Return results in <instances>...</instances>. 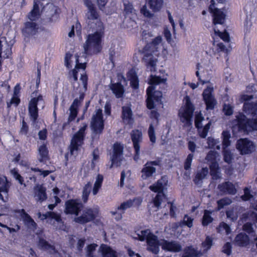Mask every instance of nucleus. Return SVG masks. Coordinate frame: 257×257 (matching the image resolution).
<instances>
[{"label": "nucleus", "instance_id": "f257e3e1", "mask_svg": "<svg viewBox=\"0 0 257 257\" xmlns=\"http://www.w3.org/2000/svg\"><path fill=\"white\" fill-rule=\"evenodd\" d=\"M166 79L161 76L151 75L149 78V83L151 85L146 90L147 98L146 106L148 109L152 110L155 107V103L161 102L162 92L160 90H155V85L165 83Z\"/></svg>", "mask_w": 257, "mask_h": 257}, {"label": "nucleus", "instance_id": "f03ea898", "mask_svg": "<svg viewBox=\"0 0 257 257\" xmlns=\"http://www.w3.org/2000/svg\"><path fill=\"white\" fill-rule=\"evenodd\" d=\"M162 40L161 36H157L139 51L140 54L143 55L142 61L145 63L147 68H150L151 71H156L157 59L154 58L153 53L156 51L157 46L161 43Z\"/></svg>", "mask_w": 257, "mask_h": 257}, {"label": "nucleus", "instance_id": "7ed1b4c3", "mask_svg": "<svg viewBox=\"0 0 257 257\" xmlns=\"http://www.w3.org/2000/svg\"><path fill=\"white\" fill-rule=\"evenodd\" d=\"M232 123L233 131L236 130L239 133L248 134L257 131V115L248 118L243 112H239L232 120Z\"/></svg>", "mask_w": 257, "mask_h": 257}, {"label": "nucleus", "instance_id": "20e7f679", "mask_svg": "<svg viewBox=\"0 0 257 257\" xmlns=\"http://www.w3.org/2000/svg\"><path fill=\"white\" fill-rule=\"evenodd\" d=\"M103 33L96 31L93 34H88L84 44L85 53L89 55L97 54L102 49V39Z\"/></svg>", "mask_w": 257, "mask_h": 257}, {"label": "nucleus", "instance_id": "39448f33", "mask_svg": "<svg viewBox=\"0 0 257 257\" xmlns=\"http://www.w3.org/2000/svg\"><path fill=\"white\" fill-rule=\"evenodd\" d=\"M195 110V106L188 96L185 97V103L183 106L179 110L178 116L182 122L187 126L192 124V117Z\"/></svg>", "mask_w": 257, "mask_h": 257}, {"label": "nucleus", "instance_id": "423d86ee", "mask_svg": "<svg viewBox=\"0 0 257 257\" xmlns=\"http://www.w3.org/2000/svg\"><path fill=\"white\" fill-rule=\"evenodd\" d=\"M87 127L88 124L86 123H83L82 126L73 135L69 146L70 153L71 155H73L75 151H78L80 147L83 145Z\"/></svg>", "mask_w": 257, "mask_h": 257}, {"label": "nucleus", "instance_id": "0eeeda50", "mask_svg": "<svg viewBox=\"0 0 257 257\" xmlns=\"http://www.w3.org/2000/svg\"><path fill=\"white\" fill-rule=\"evenodd\" d=\"M90 127L93 134L94 136H97L98 138L102 134L104 129V120L101 109H97L95 113L92 115Z\"/></svg>", "mask_w": 257, "mask_h": 257}, {"label": "nucleus", "instance_id": "6e6552de", "mask_svg": "<svg viewBox=\"0 0 257 257\" xmlns=\"http://www.w3.org/2000/svg\"><path fill=\"white\" fill-rule=\"evenodd\" d=\"M161 163V160L160 158L155 161H147L141 170L142 178L146 180L152 177L156 172V169L154 166H160Z\"/></svg>", "mask_w": 257, "mask_h": 257}, {"label": "nucleus", "instance_id": "1a4fd4ad", "mask_svg": "<svg viewBox=\"0 0 257 257\" xmlns=\"http://www.w3.org/2000/svg\"><path fill=\"white\" fill-rule=\"evenodd\" d=\"M131 137L135 150L133 159L136 162H138L140 159V144L142 141V133L139 130H134L131 133Z\"/></svg>", "mask_w": 257, "mask_h": 257}, {"label": "nucleus", "instance_id": "9d476101", "mask_svg": "<svg viewBox=\"0 0 257 257\" xmlns=\"http://www.w3.org/2000/svg\"><path fill=\"white\" fill-rule=\"evenodd\" d=\"M236 149L242 155L250 154L255 150V146L253 142L247 138H241L237 141Z\"/></svg>", "mask_w": 257, "mask_h": 257}, {"label": "nucleus", "instance_id": "9b49d317", "mask_svg": "<svg viewBox=\"0 0 257 257\" xmlns=\"http://www.w3.org/2000/svg\"><path fill=\"white\" fill-rule=\"evenodd\" d=\"M64 212L66 214L78 215L83 209V203L77 199H71L67 200L65 204Z\"/></svg>", "mask_w": 257, "mask_h": 257}, {"label": "nucleus", "instance_id": "f8f14e48", "mask_svg": "<svg viewBox=\"0 0 257 257\" xmlns=\"http://www.w3.org/2000/svg\"><path fill=\"white\" fill-rule=\"evenodd\" d=\"M44 101L43 97L39 94L37 97L31 99L28 104V112L31 119L36 122L39 117L38 105L39 101Z\"/></svg>", "mask_w": 257, "mask_h": 257}, {"label": "nucleus", "instance_id": "ddd939ff", "mask_svg": "<svg viewBox=\"0 0 257 257\" xmlns=\"http://www.w3.org/2000/svg\"><path fill=\"white\" fill-rule=\"evenodd\" d=\"M213 91L212 87H207L204 90L202 93L203 99L207 110L214 109L217 103V101L212 94Z\"/></svg>", "mask_w": 257, "mask_h": 257}, {"label": "nucleus", "instance_id": "4468645a", "mask_svg": "<svg viewBox=\"0 0 257 257\" xmlns=\"http://www.w3.org/2000/svg\"><path fill=\"white\" fill-rule=\"evenodd\" d=\"M97 213L92 208H86L83 211L81 215L74 218V221L81 224L87 223L93 221L97 216Z\"/></svg>", "mask_w": 257, "mask_h": 257}, {"label": "nucleus", "instance_id": "2eb2a0df", "mask_svg": "<svg viewBox=\"0 0 257 257\" xmlns=\"http://www.w3.org/2000/svg\"><path fill=\"white\" fill-rule=\"evenodd\" d=\"M112 155L111 157V164L110 167L113 165H119L122 159L121 157L123 155V146L117 142L114 143L113 145Z\"/></svg>", "mask_w": 257, "mask_h": 257}, {"label": "nucleus", "instance_id": "dca6fc26", "mask_svg": "<svg viewBox=\"0 0 257 257\" xmlns=\"http://www.w3.org/2000/svg\"><path fill=\"white\" fill-rule=\"evenodd\" d=\"M38 29L39 27L36 23L28 21L24 24V27L22 29V34L25 38H30L37 34Z\"/></svg>", "mask_w": 257, "mask_h": 257}, {"label": "nucleus", "instance_id": "f3484780", "mask_svg": "<svg viewBox=\"0 0 257 257\" xmlns=\"http://www.w3.org/2000/svg\"><path fill=\"white\" fill-rule=\"evenodd\" d=\"M147 249L148 251L154 254H158L160 251V246L162 243L158 239V236L156 235L150 234L147 238Z\"/></svg>", "mask_w": 257, "mask_h": 257}, {"label": "nucleus", "instance_id": "a211bd4d", "mask_svg": "<svg viewBox=\"0 0 257 257\" xmlns=\"http://www.w3.org/2000/svg\"><path fill=\"white\" fill-rule=\"evenodd\" d=\"M168 180L166 176H162L156 182L150 186L149 189L158 194H164V190L167 185Z\"/></svg>", "mask_w": 257, "mask_h": 257}, {"label": "nucleus", "instance_id": "6ab92c4d", "mask_svg": "<svg viewBox=\"0 0 257 257\" xmlns=\"http://www.w3.org/2000/svg\"><path fill=\"white\" fill-rule=\"evenodd\" d=\"M161 246L163 250L173 252H180L182 248L180 243L176 241H168L164 239Z\"/></svg>", "mask_w": 257, "mask_h": 257}, {"label": "nucleus", "instance_id": "aec40b11", "mask_svg": "<svg viewBox=\"0 0 257 257\" xmlns=\"http://www.w3.org/2000/svg\"><path fill=\"white\" fill-rule=\"evenodd\" d=\"M217 189L223 194L235 195L237 192L235 185L229 181L218 184Z\"/></svg>", "mask_w": 257, "mask_h": 257}, {"label": "nucleus", "instance_id": "412c9836", "mask_svg": "<svg viewBox=\"0 0 257 257\" xmlns=\"http://www.w3.org/2000/svg\"><path fill=\"white\" fill-rule=\"evenodd\" d=\"M84 4L88 10L87 18L90 20H96L99 18V15L96 8L91 0H83Z\"/></svg>", "mask_w": 257, "mask_h": 257}, {"label": "nucleus", "instance_id": "4be33fe9", "mask_svg": "<svg viewBox=\"0 0 257 257\" xmlns=\"http://www.w3.org/2000/svg\"><path fill=\"white\" fill-rule=\"evenodd\" d=\"M34 197L37 201L42 202L47 199L46 188L43 185H37L34 187Z\"/></svg>", "mask_w": 257, "mask_h": 257}, {"label": "nucleus", "instance_id": "5701e85b", "mask_svg": "<svg viewBox=\"0 0 257 257\" xmlns=\"http://www.w3.org/2000/svg\"><path fill=\"white\" fill-rule=\"evenodd\" d=\"M14 213H19L22 218H23L26 224L28 226H32L36 229L37 224L34 219L26 212L24 209H15L13 210Z\"/></svg>", "mask_w": 257, "mask_h": 257}, {"label": "nucleus", "instance_id": "b1692460", "mask_svg": "<svg viewBox=\"0 0 257 257\" xmlns=\"http://www.w3.org/2000/svg\"><path fill=\"white\" fill-rule=\"evenodd\" d=\"M134 203V200L131 199L128 200L122 203L120 206L117 207V210H121V213H117L116 211H111V213L113 216L116 215L115 219L117 220L121 219L122 217V214L124 213L125 210L127 209L131 208Z\"/></svg>", "mask_w": 257, "mask_h": 257}, {"label": "nucleus", "instance_id": "393cba45", "mask_svg": "<svg viewBox=\"0 0 257 257\" xmlns=\"http://www.w3.org/2000/svg\"><path fill=\"white\" fill-rule=\"evenodd\" d=\"M126 76L130 81V86L134 90L138 89L139 87V80L135 69L132 68L127 72Z\"/></svg>", "mask_w": 257, "mask_h": 257}, {"label": "nucleus", "instance_id": "a878e982", "mask_svg": "<svg viewBox=\"0 0 257 257\" xmlns=\"http://www.w3.org/2000/svg\"><path fill=\"white\" fill-rule=\"evenodd\" d=\"M242 110L247 115L252 117L257 115V101L255 102H245L243 103Z\"/></svg>", "mask_w": 257, "mask_h": 257}, {"label": "nucleus", "instance_id": "bb28decb", "mask_svg": "<svg viewBox=\"0 0 257 257\" xmlns=\"http://www.w3.org/2000/svg\"><path fill=\"white\" fill-rule=\"evenodd\" d=\"M10 185L7 177L5 176L0 175V199L5 202L4 197L2 195L3 193L6 197L8 196V193Z\"/></svg>", "mask_w": 257, "mask_h": 257}, {"label": "nucleus", "instance_id": "cd10ccee", "mask_svg": "<svg viewBox=\"0 0 257 257\" xmlns=\"http://www.w3.org/2000/svg\"><path fill=\"white\" fill-rule=\"evenodd\" d=\"M133 116V111L130 106H123L122 107L121 118L124 121H126L130 124H132L134 122Z\"/></svg>", "mask_w": 257, "mask_h": 257}, {"label": "nucleus", "instance_id": "c85d7f7f", "mask_svg": "<svg viewBox=\"0 0 257 257\" xmlns=\"http://www.w3.org/2000/svg\"><path fill=\"white\" fill-rule=\"evenodd\" d=\"M110 89L117 98L123 97L124 93V88L120 82L111 83Z\"/></svg>", "mask_w": 257, "mask_h": 257}, {"label": "nucleus", "instance_id": "c756f323", "mask_svg": "<svg viewBox=\"0 0 257 257\" xmlns=\"http://www.w3.org/2000/svg\"><path fill=\"white\" fill-rule=\"evenodd\" d=\"M38 151L40 155V158L38 159L40 163H46L50 159L47 143H44L40 146Z\"/></svg>", "mask_w": 257, "mask_h": 257}, {"label": "nucleus", "instance_id": "7c9ffc66", "mask_svg": "<svg viewBox=\"0 0 257 257\" xmlns=\"http://www.w3.org/2000/svg\"><path fill=\"white\" fill-rule=\"evenodd\" d=\"M235 242L239 246H246L249 243V238L245 233H239L235 237Z\"/></svg>", "mask_w": 257, "mask_h": 257}, {"label": "nucleus", "instance_id": "2f4dec72", "mask_svg": "<svg viewBox=\"0 0 257 257\" xmlns=\"http://www.w3.org/2000/svg\"><path fill=\"white\" fill-rule=\"evenodd\" d=\"M213 23L214 25L224 24L225 19V14L220 9H216L215 12L212 13Z\"/></svg>", "mask_w": 257, "mask_h": 257}, {"label": "nucleus", "instance_id": "473e14b6", "mask_svg": "<svg viewBox=\"0 0 257 257\" xmlns=\"http://www.w3.org/2000/svg\"><path fill=\"white\" fill-rule=\"evenodd\" d=\"M201 255L200 251L192 245H190L184 248L182 257H200Z\"/></svg>", "mask_w": 257, "mask_h": 257}, {"label": "nucleus", "instance_id": "72a5a7b5", "mask_svg": "<svg viewBox=\"0 0 257 257\" xmlns=\"http://www.w3.org/2000/svg\"><path fill=\"white\" fill-rule=\"evenodd\" d=\"M38 245L39 247V248L42 250H51L54 253H56L57 252V250H56L55 246L54 245L51 244L50 243H49L48 241H47L42 237H39L38 242Z\"/></svg>", "mask_w": 257, "mask_h": 257}, {"label": "nucleus", "instance_id": "f704fd0d", "mask_svg": "<svg viewBox=\"0 0 257 257\" xmlns=\"http://www.w3.org/2000/svg\"><path fill=\"white\" fill-rule=\"evenodd\" d=\"M208 174V169L207 167L202 168L201 170L198 172L193 178V182L196 185H199L202 183L204 179Z\"/></svg>", "mask_w": 257, "mask_h": 257}, {"label": "nucleus", "instance_id": "c9c22d12", "mask_svg": "<svg viewBox=\"0 0 257 257\" xmlns=\"http://www.w3.org/2000/svg\"><path fill=\"white\" fill-rule=\"evenodd\" d=\"M100 249L103 257H117L116 252L106 244H101Z\"/></svg>", "mask_w": 257, "mask_h": 257}, {"label": "nucleus", "instance_id": "e433bc0d", "mask_svg": "<svg viewBox=\"0 0 257 257\" xmlns=\"http://www.w3.org/2000/svg\"><path fill=\"white\" fill-rule=\"evenodd\" d=\"M163 0H149L148 5L149 8L154 12L159 11L163 7Z\"/></svg>", "mask_w": 257, "mask_h": 257}, {"label": "nucleus", "instance_id": "4c0bfd02", "mask_svg": "<svg viewBox=\"0 0 257 257\" xmlns=\"http://www.w3.org/2000/svg\"><path fill=\"white\" fill-rule=\"evenodd\" d=\"M222 149L227 148L231 144V135L229 131H223L221 134Z\"/></svg>", "mask_w": 257, "mask_h": 257}, {"label": "nucleus", "instance_id": "58836bf2", "mask_svg": "<svg viewBox=\"0 0 257 257\" xmlns=\"http://www.w3.org/2000/svg\"><path fill=\"white\" fill-rule=\"evenodd\" d=\"M219 166L216 162H213L210 165V174L213 179L217 180L220 178L219 175Z\"/></svg>", "mask_w": 257, "mask_h": 257}, {"label": "nucleus", "instance_id": "ea45409f", "mask_svg": "<svg viewBox=\"0 0 257 257\" xmlns=\"http://www.w3.org/2000/svg\"><path fill=\"white\" fill-rule=\"evenodd\" d=\"M91 187L92 185L90 182H88L83 188L82 199L84 203H86L88 201L89 196L91 190Z\"/></svg>", "mask_w": 257, "mask_h": 257}, {"label": "nucleus", "instance_id": "a19ab883", "mask_svg": "<svg viewBox=\"0 0 257 257\" xmlns=\"http://www.w3.org/2000/svg\"><path fill=\"white\" fill-rule=\"evenodd\" d=\"M103 180V177L101 174H98L97 176L96 181L94 183V186L92 189V193L94 195H96L100 189L101 188Z\"/></svg>", "mask_w": 257, "mask_h": 257}, {"label": "nucleus", "instance_id": "79ce46f5", "mask_svg": "<svg viewBox=\"0 0 257 257\" xmlns=\"http://www.w3.org/2000/svg\"><path fill=\"white\" fill-rule=\"evenodd\" d=\"M211 213L212 211L210 210H204V215L202 219V224L203 226H207L209 223L213 221V219L211 216Z\"/></svg>", "mask_w": 257, "mask_h": 257}, {"label": "nucleus", "instance_id": "37998d69", "mask_svg": "<svg viewBox=\"0 0 257 257\" xmlns=\"http://www.w3.org/2000/svg\"><path fill=\"white\" fill-rule=\"evenodd\" d=\"M231 202V200L228 197H224L218 200L217 201V210H221L225 206L230 204Z\"/></svg>", "mask_w": 257, "mask_h": 257}, {"label": "nucleus", "instance_id": "c03bdc74", "mask_svg": "<svg viewBox=\"0 0 257 257\" xmlns=\"http://www.w3.org/2000/svg\"><path fill=\"white\" fill-rule=\"evenodd\" d=\"M201 245L204 249V251H208L213 245V238L209 236H207L205 240L202 242Z\"/></svg>", "mask_w": 257, "mask_h": 257}, {"label": "nucleus", "instance_id": "a18cd8bd", "mask_svg": "<svg viewBox=\"0 0 257 257\" xmlns=\"http://www.w3.org/2000/svg\"><path fill=\"white\" fill-rule=\"evenodd\" d=\"M222 149L224 161L229 164H230L233 160V156L231 151L227 148Z\"/></svg>", "mask_w": 257, "mask_h": 257}, {"label": "nucleus", "instance_id": "49530a36", "mask_svg": "<svg viewBox=\"0 0 257 257\" xmlns=\"http://www.w3.org/2000/svg\"><path fill=\"white\" fill-rule=\"evenodd\" d=\"M11 173L13 177L17 180L21 185L25 184L24 178L20 174L17 169L14 168L11 170Z\"/></svg>", "mask_w": 257, "mask_h": 257}, {"label": "nucleus", "instance_id": "de8ad7c7", "mask_svg": "<svg viewBox=\"0 0 257 257\" xmlns=\"http://www.w3.org/2000/svg\"><path fill=\"white\" fill-rule=\"evenodd\" d=\"M215 34L219 36L221 39L225 42L230 41V37L229 33L225 30L224 32H220L219 30H214Z\"/></svg>", "mask_w": 257, "mask_h": 257}, {"label": "nucleus", "instance_id": "09e8293b", "mask_svg": "<svg viewBox=\"0 0 257 257\" xmlns=\"http://www.w3.org/2000/svg\"><path fill=\"white\" fill-rule=\"evenodd\" d=\"M150 234H154L151 233L150 229H149L142 230L141 231V234H138V240H139L141 241H144L145 240H146V241H147V238H148V236Z\"/></svg>", "mask_w": 257, "mask_h": 257}, {"label": "nucleus", "instance_id": "8fccbe9b", "mask_svg": "<svg viewBox=\"0 0 257 257\" xmlns=\"http://www.w3.org/2000/svg\"><path fill=\"white\" fill-rule=\"evenodd\" d=\"M165 197V194L157 193V194L156 195V196L155 197L153 200V202L154 206L157 208H159L161 205L163 198H164Z\"/></svg>", "mask_w": 257, "mask_h": 257}, {"label": "nucleus", "instance_id": "3c124183", "mask_svg": "<svg viewBox=\"0 0 257 257\" xmlns=\"http://www.w3.org/2000/svg\"><path fill=\"white\" fill-rule=\"evenodd\" d=\"M148 136L150 141L153 143H155L156 141V137L155 135V131L153 124H150L148 129Z\"/></svg>", "mask_w": 257, "mask_h": 257}, {"label": "nucleus", "instance_id": "603ef678", "mask_svg": "<svg viewBox=\"0 0 257 257\" xmlns=\"http://www.w3.org/2000/svg\"><path fill=\"white\" fill-rule=\"evenodd\" d=\"M222 111L226 116H230L233 113V106L230 104L224 103L223 105Z\"/></svg>", "mask_w": 257, "mask_h": 257}, {"label": "nucleus", "instance_id": "864d4df0", "mask_svg": "<svg viewBox=\"0 0 257 257\" xmlns=\"http://www.w3.org/2000/svg\"><path fill=\"white\" fill-rule=\"evenodd\" d=\"M69 110L70 112L68 118V122H71L77 117L78 112V109L70 106Z\"/></svg>", "mask_w": 257, "mask_h": 257}, {"label": "nucleus", "instance_id": "5fc2aeb1", "mask_svg": "<svg viewBox=\"0 0 257 257\" xmlns=\"http://www.w3.org/2000/svg\"><path fill=\"white\" fill-rule=\"evenodd\" d=\"M40 16V11H36L32 10L28 14V18L32 22L37 21Z\"/></svg>", "mask_w": 257, "mask_h": 257}, {"label": "nucleus", "instance_id": "6e6d98bb", "mask_svg": "<svg viewBox=\"0 0 257 257\" xmlns=\"http://www.w3.org/2000/svg\"><path fill=\"white\" fill-rule=\"evenodd\" d=\"M243 191L244 194L241 196L243 201H248L253 197V195L250 193V190L248 187H245L243 189Z\"/></svg>", "mask_w": 257, "mask_h": 257}, {"label": "nucleus", "instance_id": "4d7b16f0", "mask_svg": "<svg viewBox=\"0 0 257 257\" xmlns=\"http://www.w3.org/2000/svg\"><path fill=\"white\" fill-rule=\"evenodd\" d=\"M243 218L246 219L248 218L253 222V223H257V213L251 211L248 213L243 214Z\"/></svg>", "mask_w": 257, "mask_h": 257}, {"label": "nucleus", "instance_id": "13d9d810", "mask_svg": "<svg viewBox=\"0 0 257 257\" xmlns=\"http://www.w3.org/2000/svg\"><path fill=\"white\" fill-rule=\"evenodd\" d=\"M193 156L194 155L192 153L188 155L184 165V168L185 170H188L190 169Z\"/></svg>", "mask_w": 257, "mask_h": 257}, {"label": "nucleus", "instance_id": "bf43d9fd", "mask_svg": "<svg viewBox=\"0 0 257 257\" xmlns=\"http://www.w3.org/2000/svg\"><path fill=\"white\" fill-rule=\"evenodd\" d=\"M80 80L82 83L84 90L86 91L88 86V76L86 72L81 74Z\"/></svg>", "mask_w": 257, "mask_h": 257}, {"label": "nucleus", "instance_id": "052dcab7", "mask_svg": "<svg viewBox=\"0 0 257 257\" xmlns=\"http://www.w3.org/2000/svg\"><path fill=\"white\" fill-rule=\"evenodd\" d=\"M218 143V142L217 140H215L214 139L209 137L207 139V144L208 145V147L210 148L211 149H214L216 148L217 150H219L220 147L219 146H217V144Z\"/></svg>", "mask_w": 257, "mask_h": 257}, {"label": "nucleus", "instance_id": "680f3d73", "mask_svg": "<svg viewBox=\"0 0 257 257\" xmlns=\"http://www.w3.org/2000/svg\"><path fill=\"white\" fill-rule=\"evenodd\" d=\"M20 96L13 95L11 101L9 102H7V106L10 107L12 104H14L16 106H17L20 103Z\"/></svg>", "mask_w": 257, "mask_h": 257}, {"label": "nucleus", "instance_id": "e2e57ef3", "mask_svg": "<svg viewBox=\"0 0 257 257\" xmlns=\"http://www.w3.org/2000/svg\"><path fill=\"white\" fill-rule=\"evenodd\" d=\"M242 230L248 234L254 232L253 224L251 222H246L242 226Z\"/></svg>", "mask_w": 257, "mask_h": 257}, {"label": "nucleus", "instance_id": "0e129e2a", "mask_svg": "<svg viewBox=\"0 0 257 257\" xmlns=\"http://www.w3.org/2000/svg\"><path fill=\"white\" fill-rule=\"evenodd\" d=\"M124 12L126 15L131 14L133 13L134 10V7L133 5L130 3L129 2H127V3H124Z\"/></svg>", "mask_w": 257, "mask_h": 257}, {"label": "nucleus", "instance_id": "69168bd1", "mask_svg": "<svg viewBox=\"0 0 257 257\" xmlns=\"http://www.w3.org/2000/svg\"><path fill=\"white\" fill-rule=\"evenodd\" d=\"M222 252L227 255H230L232 252V246L230 242H226L222 248Z\"/></svg>", "mask_w": 257, "mask_h": 257}, {"label": "nucleus", "instance_id": "338daca9", "mask_svg": "<svg viewBox=\"0 0 257 257\" xmlns=\"http://www.w3.org/2000/svg\"><path fill=\"white\" fill-rule=\"evenodd\" d=\"M204 119V117L201 114H197L195 117V125L198 129L202 127V121Z\"/></svg>", "mask_w": 257, "mask_h": 257}, {"label": "nucleus", "instance_id": "774afa93", "mask_svg": "<svg viewBox=\"0 0 257 257\" xmlns=\"http://www.w3.org/2000/svg\"><path fill=\"white\" fill-rule=\"evenodd\" d=\"M72 57V54H71L70 52H68L65 54V66L68 68L69 69L71 68V59Z\"/></svg>", "mask_w": 257, "mask_h": 257}]
</instances>
